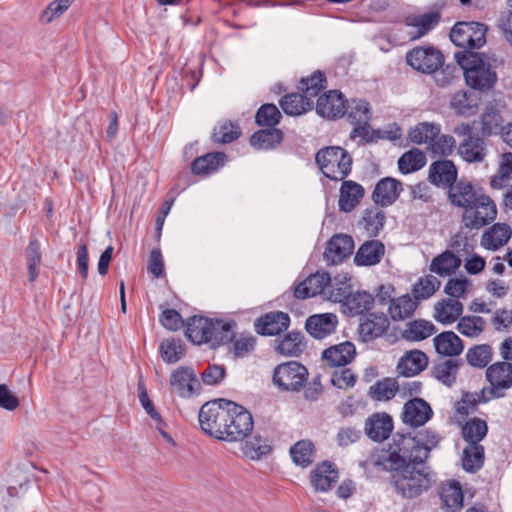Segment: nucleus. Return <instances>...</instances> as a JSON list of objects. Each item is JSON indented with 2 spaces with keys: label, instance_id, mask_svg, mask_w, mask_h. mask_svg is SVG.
<instances>
[{
  "label": "nucleus",
  "instance_id": "61",
  "mask_svg": "<svg viewBox=\"0 0 512 512\" xmlns=\"http://www.w3.org/2000/svg\"><path fill=\"white\" fill-rule=\"evenodd\" d=\"M280 119L281 113L274 104L262 105L255 116V121L259 126L274 127L279 123Z\"/></svg>",
  "mask_w": 512,
  "mask_h": 512
},
{
  "label": "nucleus",
  "instance_id": "57",
  "mask_svg": "<svg viewBox=\"0 0 512 512\" xmlns=\"http://www.w3.org/2000/svg\"><path fill=\"white\" fill-rule=\"evenodd\" d=\"M466 359L471 366L483 368L492 359V349L487 344L476 345L468 350Z\"/></svg>",
  "mask_w": 512,
  "mask_h": 512
},
{
  "label": "nucleus",
  "instance_id": "48",
  "mask_svg": "<svg viewBox=\"0 0 512 512\" xmlns=\"http://www.w3.org/2000/svg\"><path fill=\"white\" fill-rule=\"evenodd\" d=\"M283 139V133L279 129H265L255 132L250 143L256 149H272L280 144Z\"/></svg>",
  "mask_w": 512,
  "mask_h": 512
},
{
  "label": "nucleus",
  "instance_id": "64",
  "mask_svg": "<svg viewBox=\"0 0 512 512\" xmlns=\"http://www.w3.org/2000/svg\"><path fill=\"white\" fill-rule=\"evenodd\" d=\"M456 146L455 139L450 135H438L431 142L428 149L437 156H449L453 153Z\"/></svg>",
  "mask_w": 512,
  "mask_h": 512
},
{
  "label": "nucleus",
  "instance_id": "39",
  "mask_svg": "<svg viewBox=\"0 0 512 512\" xmlns=\"http://www.w3.org/2000/svg\"><path fill=\"white\" fill-rule=\"evenodd\" d=\"M487 433V422L477 417L469 419L461 427V436L467 444H481Z\"/></svg>",
  "mask_w": 512,
  "mask_h": 512
},
{
  "label": "nucleus",
  "instance_id": "54",
  "mask_svg": "<svg viewBox=\"0 0 512 512\" xmlns=\"http://www.w3.org/2000/svg\"><path fill=\"white\" fill-rule=\"evenodd\" d=\"M510 181H512V152L501 156L498 173L492 177L491 186L500 189L507 186Z\"/></svg>",
  "mask_w": 512,
  "mask_h": 512
},
{
  "label": "nucleus",
  "instance_id": "45",
  "mask_svg": "<svg viewBox=\"0 0 512 512\" xmlns=\"http://www.w3.org/2000/svg\"><path fill=\"white\" fill-rule=\"evenodd\" d=\"M280 106L288 115H301L312 107V101L305 94L291 93L284 96Z\"/></svg>",
  "mask_w": 512,
  "mask_h": 512
},
{
  "label": "nucleus",
  "instance_id": "47",
  "mask_svg": "<svg viewBox=\"0 0 512 512\" xmlns=\"http://www.w3.org/2000/svg\"><path fill=\"white\" fill-rule=\"evenodd\" d=\"M485 449L482 444H467L462 453V466L468 472L479 470L484 463Z\"/></svg>",
  "mask_w": 512,
  "mask_h": 512
},
{
  "label": "nucleus",
  "instance_id": "9",
  "mask_svg": "<svg viewBox=\"0 0 512 512\" xmlns=\"http://www.w3.org/2000/svg\"><path fill=\"white\" fill-rule=\"evenodd\" d=\"M463 214L465 226L479 229L494 221L497 208L494 201L485 193L479 194L477 200Z\"/></svg>",
  "mask_w": 512,
  "mask_h": 512
},
{
  "label": "nucleus",
  "instance_id": "17",
  "mask_svg": "<svg viewBox=\"0 0 512 512\" xmlns=\"http://www.w3.org/2000/svg\"><path fill=\"white\" fill-rule=\"evenodd\" d=\"M403 191L402 182L392 177H385L378 181L372 193V200L382 207L392 205Z\"/></svg>",
  "mask_w": 512,
  "mask_h": 512
},
{
  "label": "nucleus",
  "instance_id": "15",
  "mask_svg": "<svg viewBox=\"0 0 512 512\" xmlns=\"http://www.w3.org/2000/svg\"><path fill=\"white\" fill-rule=\"evenodd\" d=\"M433 415L430 405L421 398H414L405 403L402 420L411 427L423 426Z\"/></svg>",
  "mask_w": 512,
  "mask_h": 512
},
{
  "label": "nucleus",
  "instance_id": "20",
  "mask_svg": "<svg viewBox=\"0 0 512 512\" xmlns=\"http://www.w3.org/2000/svg\"><path fill=\"white\" fill-rule=\"evenodd\" d=\"M338 318L333 313L315 314L306 320L307 332L316 339H323L335 332Z\"/></svg>",
  "mask_w": 512,
  "mask_h": 512
},
{
  "label": "nucleus",
  "instance_id": "56",
  "mask_svg": "<svg viewBox=\"0 0 512 512\" xmlns=\"http://www.w3.org/2000/svg\"><path fill=\"white\" fill-rule=\"evenodd\" d=\"M26 259L29 281L33 282L38 277L39 265L41 263L40 244L36 239H31L26 250Z\"/></svg>",
  "mask_w": 512,
  "mask_h": 512
},
{
  "label": "nucleus",
  "instance_id": "24",
  "mask_svg": "<svg viewBox=\"0 0 512 512\" xmlns=\"http://www.w3.org/2000/svg\"><path fill=\"white\" fill-rule=\"evenodd\" d=\"M356 355V349L351 342H343L325 349L323 361L330 367H341L349 364Z\"/></svg>",
  "mask_w": 512,
  "mask_h": 512
},
{
  "label": "nucleus",
  "instance_id": "62",
  "mask_svg": "<svg viewBox=\"0 0 512 512\" xmlns=\"http://www.w3.org/2000/svg\"><path fill=\"white\" fill-rule=\"evenodd\" d=\"M471 282L466 278H451L444 287V292L448 298L457 299L466 298Z\"/></svg>",
  "mask_w": 512,
  "mask_h": 512
},
{
  "label": "nucleus",
  "instance_id": "30",
  "mask_svg": "<svg viewBox=\"0 0 512 512\" xmlns=\"http://www.w3.org/2000/svg\"><path fill=\"white\" fill-rule=\"evenodd\" d=\"M364 196V188L354 181H343L339 195V209L344 212L352 211Z\"/></svg>",
  "mask_w": 512,
  "mask_h": 512
},
{
  "label": "nucleus",
  "instance_id": "2",
  "mask_svg": "<svg viewBox=\"0 0 512 512\" xmlns=\"http://www.w3.org/2000/svg\"><path fill=\"white\" fill-rule=\"evenodd\" d=\"M458 65L464 71L466 84L474 90L488 92L497 82V73L490 60L480 53L464 51L455 54Z\"/></svg>",
  "mask_w": 512,
  "mask_h": 512
},
{
  "label": "nucleus",
  "instance_id": "50",
  "mask_svg": "<svg viewBox=\"0 0 512 512\" xmlns=\"http://www.w3.org/2000/svg\"><path fill=\"white\" fill-rule=\"evenodd\" d=\"M440 286V280L436 276L429 274L418 279L413 286L412 294L419 303L420 300H426L433 296Z\"/></svg>",
  "mask_w": 512,
  "mask_h": 512
},
{
  "label": "nucleus",
  "instance_id": "32",
  "mask_svg": "<svg viewBox=\"0 0 512 512\" xmlns=\"http://www.w3.org/2000/svg\"><path fill=\"white\" fill-rule=\"evenodd\" d=\"M433 342L437 353L444 356H457L464 349L462 340L452 331L438 334L433 339Z\"/></svg>",
  "mask_w": 512,
  "mask_h": 512
},
{
  "label": "nucleus",
  "instance_id": "16",
  "mask_svg": "<svg viewBox=\"0 0 512 512\" xmlns=\"http://www.w3.org/2000/svg\"><path fill=\"white\" fill-rule=\"evenodd\" d=\"M316 111L320 116L328 119L342 117L346 114L343 95L337 90H330L318 98Z\"/></svg>",
  "mask_w": 512,
  "mask_h": 512
},
{
  "label": "nucleus",
  "instance_id": "18",
  "mask_svg": "<svg viewBox=\"0 0 512 512\" xmlns=\"http://www.w3.org/2000/svg\"><path fill=\"white\" fill-rule=\"evenodd\" d=\"M457 168L451 160H438L429 167V181L443 188H450L457 181Z\"/></svg>",
  "mask_w": 512,
  "mask_h": 512
},
{
  "label": "nucleus",
  "instance_id": "58",
  "mask_svg": "<svg viewBox=\"0 0 512 512\" xmlns=\"http://www.w3.org/2000/svg\"><path fill=\"white\" fill-rule=\"evenodd\" d=\"M74 0H54L41 12L39 21L42 24H49L62 16L71 6Z\"/></svg>",
  "mask_w": 512,
  "mask_h": 512
},
{
  "label": "nucleus",
  "instance_id": "7",
  "mask_svg": "<svg viewBox=\"0 0 512 512\" xmlns=\"http://www.w3.org/2000/svg\"><path fill=\"white\" fill-rule=\"evenodd\" d=\"M490 383L488 390L483 389L478 395L479 401H488L491 398L504 396V391L512 386V364L509 362H498L491 365L486 371Z\"/></svg>",
  "mask_w": 512,
  "mask_h": 512
},
{
  "label": "nucleus",
  "instance_id": "42",
  "mask_svg": "<svg viewBox=\"0 0 512 512\" xmlns=\"http://www.w3.org/2000/svg\"><path fill=\"white\" fill-rule=\"evenodd\" d=\"M417 307L418 302L406 294L390 301L389 314L394 321L404 320L412 316Z\"/></svg>",
  "mask_w": 512,
  "mask_h": 512
},
{
  "label": "nucleus",
  "instance_id": "1",
  "mask_svg": "<svg viewBox=\"0 0 512 512\" xmlns=\"http://www.w3.org/2000/svg\"><path fill=\"white\" fill-rule=\"evenodd\" d=\"M439 436L430 430H421L415 437L402 434L393 436L389 450L383 453L377 465L385 471L396 472L404 480H428L430 469L426 460Z\"/></svg>",
  "mask_w": 512,
  "mask_h": 512
},
{
  "label": "nucleus",
  "instance_id": "27",
  "mask_svg": "<svg viewBox=\"0 0 512 512\" xmlns=\"http://www.w3.org/2000/svg\"><path fill=\"white\" fill-rule=\"evenodd\" d=\"M428 365V357L420 350L406 352L397 364L400 375L411 377L422 372Z\"/></svg>",
  "mask_w": 512,
  "mask_h": 512
},
{
  "label": "nucleus",
  "instance_id": "19",
  "mask_svg": "<svg viewBox=\"0 0 512 512\" xmlns=\"http://www.w3.org/2000/svg\"><path fill=\"white\" fill-rule=\"evenodd\" d=\"M330 283L331 278L329 273L316 272L296 286L294 296L298 299L314 297L323 293Z\"/></svg>",
  "mask_w": 512,
  "mask_h": 512
},
{
  "label": "nucleus",
  "instance_id": "13",
  "mask_svg": "<svg viewBox=\"0 0 512 512\" xmlns=\"http://www.w3.org/2000/svg\"><path fill=\"white\" fill-rule=\"evenodd\" d=\"M393 419L385 412H376L365 421L364 431L374 442H383L389 438L393 431Z\"/></svg>",
  "mask_w": 512,
  "mask_h": 512
},
{
  "label": "nucleus",
  "instance_id": "51",
  "mask_svg": "<svg viewBox=\"0 0 512 512\" xmlns=\"http://www.w3.org/2000/svg\"><path fill=\"white\" fill-rule=\"evenodd\" d=\"M314 453V444L309 440L298 441L290 449L293 462L302 467H307L312 463Z\"/></svg>",
  "mask_w": 512,
  "mask_h": 512
},
{
  "label": "nucleus",
  "instance_id": "23",
  "mask_svg": "<svg viewBox=\"0 0 512 512\" xmlns=\"http://www.w3.org/2000/svg\"><path fill=\"white\" fill-rule=\"evenodd\" d=\"M463 311L464 306L459 300L443 298L435 303L433 317L443 325H450L460 319Z\"/></svg>",
  "mask_w": 512,
  "mask_h": 512
},
{
  "label": "nucleus",
  "instance_id": "44",
  "mask_svg": "<svg viewBox=\"0 0 512 512\" xmlns=\"http://www.w3.org/2000/svg\"><path fill=\"white\" fill-rule=\"evenodd\" d=\"M503 118L494 106H487L481 116V132L484 136L503 133Z\"/></svg>",
  "mask_w": 512,
  "mask_h": 512
},
{
  "label": "nucleus",
  "instance_id": "63",
  "mask_svg": "<svg viewBox=\"0 0 512 512\" xmlns=\"http://www.w3.org/2000/svg\"><path fill=\"white\" fill-rule=\"evenodd\" d=\"M271 450L267 441L261 437H254L253 440L246 441L242 445L243 454L250 459H259L261 456L269 453Z\"/></svg>",
  "mask_w": 512,
  "mask_h": 512
},
{
  "label": "nucleus",
  "instance_id": "31",
  "mask_svg": "<svg viewBox=\"0 0 512 512\" xmlns=\"http://www.w3.org/2000/svg\"><path fill=\"white\" fill-rule=\"evenodd\" d=\"M511 235L509 225L497 223L483 234L481 244L486 249L497 250L508 242Z\"/></svg>",
  "mask_w": 512,
  "mask_h": 512
},
{
  "label": "nucleus",
  "instance_id": "10",
  "mask_svg": "<svg viewBox=\"0 0 512 512\" xmlns=\"http://www.w3.org/2000/svg\"><path fill=\"white\" fill-rule=\"evenodd\" d=\"M346 113L348 120L355 126L350 133V139L360 137L365 142L371 141L374 134L369 125L371 118L369 103L354 99L346 106Z\"/></svg>",
  "mask_w": 512,
  "mask_h": 512
},
{
  "label": "nucleus",
  "instance_id": "22",
  "mask_svg": "<svg viewBox=\"0 0 512 512\" xmlns=\"http://www.w3.org/2000/svg\"><path fill=\"white\" fill-rule=\"evenodd\" d=\"M439 497L441 508L447 512H458L464 506V494L460 482H442Z\"/></svg>",
  "mask_w": 512,
  "mask_h": 512
},
{
  "label": "nucleus",
  "instance_id": "21",
  "mask_svg": "<svg viewBox=\"0 0 512 512\" xmlns=\"http://www.w3.org/2000/svg\"><path fill=\"white\" fill-rule=\"evenodd\" d=\"M170 385L179 396L190 397L199 386V382L191 368L180 367L171 374Z\"/></svg>",
  "mask_w": 512,
  "mask_h": 512
},
{
  "label": "nucleus",
  "instance_id": "55",
  "mask_svg": "<svg viewBox=\"0 0 512 512\" xmlns=\"http://www.w3.org/2000/svg\"><path fill=\"white\" fill-rule=\"evenodd\" d=\"M398 390L399 385L395 379L385 378L371 386L369 394L373 399L383 401L392 399Z\"/></svg>",
  "mask_w": 512,
  "mask_h": 512
},
{
  "label": "nucleus",
  "instance_id": "41",
  "mask_svg": "<svg viewBox=\"0 0 512 512\" xmlns=\"http://www.w3.org/2000/svg\"><path fill=\"white\" fill-rule=\"evenodd\" d=\"M440 14L430 12L418 16H409L406 18V24L415 29L411 32L412 38H420L432 30L439 22Z\"/></svg>",
  "mask_w": 512,
  "mask_h": 512
},
{
  "label": "nucleus",
  "instance_id": "49",
  "mask_svg": "<svg viewBox=\"0 0 512 512\" xmlns=\"http://www.w3.org/2000/svg\"><path fill=\"white\" fill-rule=\"evenodd\" d=\"M385 219L386 216L382 209L372 207L364 211L361 224L369 236L375 237L383 228Z\"/></svg>",
  "mask_w": 512,
  "mask_h": 512
},
{
  "label": "nucleus",
  "instance_id": "25",
  "mask_svg": "<svg viewBox=\"0 0 512 512\" xmlns=\"http://www.w3.org/2000/svg\"><path fill=\"white\" fill-rule=\"evenodd\" d=\"M390 322L383 313H372L359 326V334L363 341H372L386 333Z\"/></svg>",
  "mask_w": 512,
  "mask_h": 512
},
{
  "label": "nucleus",
  "instance_id": "12",
  "mask_svg": "<svg viewBox=\"0 0 512 512\" xmlns=\"http://www.w3.org/2000/svg\"><path fill=\"white\" fill-rule=\"evenodd\" d=\"M353 249L354 241L351 236L336 234L327 242L324 260L329 265L340 264L352 254Z\"/></svg>",
  "mask_w": 512,
  "mask_h": 512
},
{
  "label": "nucleus",
  "instance_id": "28",
  "mask_svg": "<svg viewBox=\"0 0 512 512\" xmlns=\"http://www.w3.org/2000/svg\"><path fill=\"white\" fill-rule=\"evenodd\" d=\"M373 305L374 297L370 293L353 291L351 294H348L341 310L347 316H357L368 312Z\"/></svg>",
  "mask_w": 512,
  "mask_h": 512
},
{
  "label": "nucleus",
  "instance_id": "60",
  "mask_svg": "<svg viewBox=\"0 0 512 512\" xmlns=\"http://www.w3.org/2000/svg\"><path fill=\"white\" fill-rule=\"evenodd\" d=\"M458 372V363L453 359H448L434 367V376L443 384L450 386L456 380Z\"/></svg>",
  "mask_w": 512,
  "mask_h": 512
},
{
  "label": "nucleus",
  "instance_id": "40",
  "mask_svg": "<svg viewBox=\"0 0 512 512\" xmlns=\"http://www.w3.org/2000/svg\"><path fill=\"white\" fill-rule=\"evenodd\" d=\"M226 161V155L222 152L208 153L202 157L196 158L191 165L194 174L207 175L223 166Z\"/></svg>",
  "mask_w": 512,
  "mask_h": 512
},
{
  "label": "nucleus",
  "instance_id": "4",
  "mask_svg": "<svg viewBox=\"0 0 512 512\" xmlns=\"http://www.w3.org/2000/svg\"><path fill=\"white\" fill-rule=\"evenodd\" d=\"M232 401L226 399H215L206 402L199 411V423L201 429L208 435L224 441L225 426L229 417Z\"/></svg>",
  "mask_w": 512,
  "mask_h": 512
},
{
  "label": "nucleus",
  "instance_id": "3",
  "mask_svg": "<svg viewBox=\"0 0 512 512\" xmlns=\"http://www.w3.org/2000/svg\"><path fill=\"white\" fill-rule=\"evenodd\" d=\"M315 159L324 176L334 181H343L352 169L351 155L340 146L320 149Z\"/></svg>",
  "mask_w": 512,
  "mask_h": 512
},
{
  "label": "nucleus",
  "instance_id": "59",
  "mask_svg": "<svg viewBox=\"0 0 512 512\" xmlns=\"http://www.w3.org/2000/svg\"><path fill=\"white\" fill-rule=\"evenodd\" d=\"M326 82L325 75L317 71L313 73L309 78L302 79L300 82V90L310 100L318 95V93L325 88L324 83Z\"/></svg>",
  "mask_w": 512,
  "mask_h": 512
},
{
  "label": "nucleus",
  "instance_id": "29",
  "mask_svg": "<svg viewBox=\"0 0 512 512\" xmlns=\"http://www.w3.org/2000/svg\"><path fill=\"white\" fill-rule=\"evenodd\" d=\"M385 254V246L379 240L364 242L358 249L354 261L359 266H373L378 264Z\"/></svg>",
  "mask_w": 512,
  "mask_h": 512
},
{
  "label": "nucleus",
  "instance_id": "36",
  "mask_svg": "<svg viewBox=\"0 0 512 512\" xmlns=\"http://www.w3.org/2000/svg\"><path fill=\"white\" fill-rule=\"evenodd\" d=\"M460 265L461 259L453 252L446 250L433 258L429 269L432 273L439 276H450L460 267Z\"/></svg>",
  "mask_w": 512,
  "mask_h": 512
},
{
  "label": "nucleus",
  "instance_id": "53",
  "mask_svg": "<svg viewBox=\"0 0 512 512\" xmlns=\"http://www.w3.org/2000/svg\"><path fill=\"white\" fill-rule=\"evenodd\" d=\"M486 321L480 316H464L459 319L457 330L464 336L476 338L485 329Z\"/></svg>",
  "mask_w": 512,
  "mask_h": 512
},
{
  "label": "nucleus",
  "instance_id": "38",
  "mask_svg": "<svg viewBox=\"0 0 512 512\" xmlns=\"http://www.w3.org/2000/svg\"><path fill=\"white\" fill-rule=\"evenodd\" d=\"M436 331V326L431 321L416 319L406 324L402 336L409 341H421L432 336Z\"/></svg>",
  "mask_w": 512,
  "mask_h": 512
},
{
  "label": "nucleus",
  "instance_id": "43",
  "mask_svg": "<svg viewBox=\"0 0 512 512\" xmlns=\"http://www.w3.org/2000/svg\"><path fill=\"white\" fill-rule=\"evenodd\" d=\"M440 125L433 122H422L411 128L408 136L415 144H428L430 146L434 138L440 134Z\"/></svg>",
  "mask_w": 512,
  "mask_h": 512
},
{
  "label": "nucleus",
  "instance_id": "11",
  "mask_svg": "<svg viewBox=\"0 0 512 512\" xmlns=\"http://www.w3.org/2000/svg\"><path fill=\"white\" fill-rule=\"evenodd\" d=\"M407 63L415 70L423 73H433L444 62L443 54L434 47H416L406 55Z\"/></svg>",
  "mask_w": 512,
  "mask_h": 512
},
{
  "label": "nucleus",
  "instance_id": "34",
  "mask_svg": "<svg viewBox=\"0 0 512 512\" xmlns=\"http://www.w3.org/2000/svg\"><path fill=\"white\" fill-rule=\"evenodd\" d=\"M480 99L472 92L460 90L450 100L451 108L459 115H474L479 106Z\"/></svg>",
  "mask_w": 512,
  "mask_h": 512
},
{
  "label": "nucleus",
  "instance_id": "52",
  "mask_svg": "<svg viewBox=\"0 0 512 512\" xmlns=\"http://www.w3.org/2000/svg\"><path fill=\"white\" fill-rule=\"evenodd\" d=\"M210 331L211 341L209 343L212 348L229 343L234 338L232 324L221 320H212Z\"/></svg>",
  "mask_w": 512,
  "mask_h": 512
},
{
  "label": "nucleus",
  "instance_id": "14",
  "mask_svg": "<svg viewBox=\"0 0 512 512\" xmlns=\"http://www.w3.org/2000/svg\"><path fill=\"white\" fill-rule=\"evenodd\" d=\"M482 192L481 189L475 188L470 181L461 179L448 189V199L452 205L464 209L465 212L468 207H472L471 205Z\"/></svg>",
  "mask_w": 512,
  "mask_h": 512
},
{
  "label": "nucleus",
  "instance_id": "37",
  "mask_svg": "<svg viewBox=\"0 0 512 512\" xmlns=\"http://www.w3.org/2000/svg\"><path fill=\"white\" fill-rule=\"evenodd\" d=\"M458 153L466 162H482L486 156L485 143L479 137H468L459 145Z\"/></svg>",
  "mask_w": 512,
  "mask_h": 512
},
{
  "label": "nucleus",
  "instance_id": "35",
  "mask_svg": "<svg viewBox=\"0 0 512 512\" xmlns=\"http://www.w3.org/2000/svg\"><path fill=\"white\" fill-rule=\"evenodd\" d=\"M212 320L204 317H192L186 329L187 337L196 344L209 343L211 341Z\"/></svg>",
  "mask_w": 512,
  "mask_h": 512
},
{
  "label": "nucleus",
  "instance_id": "5",
  "mask_svg": "<svg viewBox=\"0 0 512 512\" xmlns=\"http://www.w3.org/2000/svg\"><path fill=\"white\" fill-rule=\"evenodd\" d=\"M307 378V368L296 361L281 363L273 372V383L282 391H299Z\"/></svg>",
  "mask_w": 512,
  "mask_h": 512
},
{
  "label": "nucleus",
  "instance_id": "46",
  "mask_svg": "<svg viewBox=\"0 0 512 512\" xmlns=\"http://www.w3.org/2000/svg\"><path fill=\"white\" fill-rule=\"evenodd\" d=\"M427 162L426 155L418 148H413L405 152L398 160L399 171L403 174H409L420 170Z\"/></svg>",
  "mask_w": 512,
  "mask_h": 512
},
{
  "label": "nucleus",
  "instance_id": "26",
  "mask_svg": "<svg viewBox=\"0 0 512 512\" xmlns=\"http://www.w3.org/2000/svg\"><path fill=\"white\" fill-rule=\"evenodd\" d=\"M290 318L284 312H271L260 317L256 322V330L262 335H277L289 327Z\"/></svg>",
  "mask_w": 512,
  "mask_h": 512
},
{
  "label": "nucleus",
  "instance_id": "8",
  "mask_svg": "<svg viewBox=\"0 0 512 512\" xmlns=\"http://www.w3.org/2000/svg\"><path fill=\"white\" fill-rule=\"evenodd\" d=\"M487 28L478 22H458L450 32L451 41L459 47L469 49L480 48L486 42Z\"/></svg>",
  "mask_w": 512,
  "mask_h": 512
},
{
  "label": "nucleus",
  "instance_id": "33",
  "mask_svg": "<svg viewBox=\"0 0 512 512\" xmlns=\"http://www.w3.org/2000/svg\"><path fill=\"white\" fill-rule=\"evenodd\" d=\"M306 347L304 335L300 332H290L281 339L276 340V351L288 357L299 356Z\"/></svg>",
  "mask_w": 512,
  "mask_h": 512
},
{
  "label": "nucleus",
  "instance_id": "6",
  "mask_svg": "<svg viewBox=\"0 0 512 512\" xmlns=\"http://www.w3.org/2000/svg\"><path fill=\"white\" fill-rule=\"evenodd\" d=\"M227 419L224 441L242 442L253 430L254 422L251 413L243 406L232 401Z\"/></svg>",
  "mask_w": 512,
  "mask_h": 512
}]
</instances>
